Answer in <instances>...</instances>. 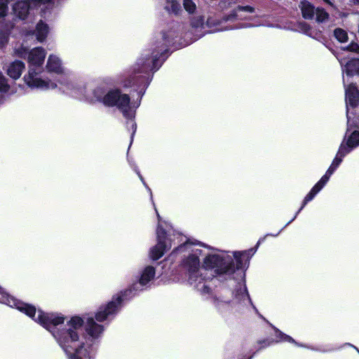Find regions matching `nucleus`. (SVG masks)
<instances>
[{"label":"nucleus","mask_w":359,"mask_h":359,"mask_svg":"<svg viewBox=\"0 0 359 359\" xmlns=\"http://www.w3.org/2000/svg\"><path fill=\"white\" fill-rule=\"evenodd\" d=\"M0 303L25 313L50 332L69 359H94L104 327L93 317L75 316L67 320L61 313H46L10 296L0 287Z\"/></svg>","instance_id":"nucleus-1"},{"label":"nucleus","mask_w":359,"mask_h":359,"mask_svg":"<svg viewBox=\"0 0 359 359\" xmlns=\"http://www.w3.org/2000/svg\"><path fill=\"white\" fill-rule=\"evenodd\" d=\"M201 243L185 241L175 248L171 255H184L183 267L188 273V282L202 294H208L210 287L203 271H211L215 276L224 280H239L245 278V269L248 265V252H235L233 255L217 249L211 250L198 248Z\"/></svg>","instance_id":"nucleus-2"},{"label":"nucleus","mask_w":359,"mask_h":359,"mask_svg":"<svg viewBox=\"0 0 359 359\" xmlns=\"http://www.w3.org/2000/svg\"><path fill=\"white\" fill-rule=\"evenodd\" d=\"M178 36L175 31L163 32L158 39L153 41L148 48L144 49L131 67L129 74L121 83L124 88H133L137 93L136 100L131 101L129 96L127 114L121 112L127 119L126 126L132 130L131 141L137 129L134 121L135 110L139 107L141 100L149 86L155 72L158 70L168 56L169 46L175 43V39Z\"/></svg>","instance_id":"nucleus-3"},{"label":"nucleus","mask_w":359,"mask_h":359,"mask_svg":"<svg viewBox=\"0 0 359 359\" xmlns=\"http://www.w3.org/2000/svg\"><path fill=\"white\" fill-rule=\"evenodd\" d=\"M236 283L235 289L231 291L223 287L218 290L212 297L215 309L221 313L227 312L241 313L251 304L253 309L258 312L252 304L247 291L244 278L242 280H233Z\"/></svg>","instance_id":"nucleus-4"},{"label":"nucleus","mask_w":359,"mask_h":359,"mask_svg":"<svg viewBox=\"0 0 359 359\" xmlns=\"http://www.w3.org/2000/svg\"><path fill=\"white\" fill-rule=\"evenodd\" d=\"M20 56L27 59L29 70L23 79L26 84L32 88L43 90L55 89L57 84L52 81L43 79L41 74L43 71V63L46 56V51L42 47H36L32 50L23 49Z\"/></svg>","instance_id":"nucleus-5"},{"label":"nucleus","mask_w":359,"mask_h":359,"mask_svg":"<svg viewBox=\"0 0 359 359\" xmlns=\"http://www.w3.org/2000/svg\"><path fill=\"white\" fill-rule=\"evenodd\" d=\"M86 101L94 103L100 102L107 107H116L121 112L127 114L129 95L123 93L120 89L107 90L103 83L95 86L90 93H87Z\"/></svg>","instance_id":"nucleus-6"},{"label":"nucleus","mask_w":359,"mask_h":359,"mask_svg":"<svg viewBox=\"0 0 359 359\" xmlns=\"http://www.w3.org/2000/svg\"><path fill=\"white\" fill-rule=\"evenodd\" d=\"M142 290H136L134 288V282L126 290L121 291L112 297V299L106 305L101 306L95 314L97 322H103L111 319L120 310L124 301L130 300Z\"/></svg>","instance_id":"nucleus-7"},{"label":"nucleus","mask_w":359,"mask_h":359,"mask_svg":"<svg viewBox=\"0 0 359 359\" xmlns=\"http://www.w3.org/2000/svg\"><path fill=\"white\" fill-rule=\"evenodd\" d=\"M157 244L150 250V257L153 260H158L171 248L172 243L175 244L176 239L181 238L180 233L168 234L158 224L156 229Z\"/></svg>","instance_id":"nucleus-8"},{"label":"nucleus","mask_w":359,"mask_h":359,"mask_svg":"<svg viewBox=\"0 0 359 359\" xmlns=\"http://www.w3.org/2000/svg\"><path fill=\"white\" fill-rule=\"evenodd\" d=\"M255 8L251 6H238L228 15H224L222 19L217 20L214 18H208L205 25L209 28H213L222 22H235L237 20H248L251 18L245 13H253Z\"/></svg>","instance_id":"nucleus-9"},{"label":"nucleus","mask_w":359,"mask_h":359,"mask_svg":"<svg viewBox=\"0 0 359 359\" xmlns=\"http://www.w3.org/2000/svg\"><path fill=\"white\" fill-rule=\"evenodd\" d=\"M58 83L59 89L62 93L79 100H86L88 92L86 84L83 81L62 77Z\"/></svg>","instance_id":"nucleus-10"},{"label":"nucleus","mask_w":359,"mask_h":359,"mask_svg":"<svg viewBox=\"0 0 359 359\" xmlns=\"http://www.w3.org/2000/svg\"><path fill=\"white\" fill-rule=\"evenodd\" d=\"M358 146L359 133L358 131H353L348 137L345 136L331 164L337 168L343 158Z\"/></svg>","instance_id":"nucleus-11"},{"label":"nucleus","mask_w":359,"mask_h":359,"mask_svg":"<svg viewBox=\"0 0 359 359\" xmlns=\"http://www.w3.org/2000/svg\"><path fill=\"white\" fill-rule=\"evenodd\" d=\"M156 274L155 268L152 266H147L142 269L134 281V288L136 290H144L151 285Z\"/></svg>","instance_id":"nucleus-12"},{"label":"nucleus","mask_w":359,"mask_h":359,"mask_svg":"<svg viewBox=\"0 0 359 359\" xmlns=\"http://www.w3.org/2000/svg\"><path fill=\"white\" fill-rule=\"evenodd\" d=\"M346 117L348 127H351L352 124H355L354 121L351 122L352 117L349 111V107L354 108L359 103V90L355 85L351 83L346 88Z\"/></svg>","instance_id":"nucleus-13"},{"label":"nucleus","mask_w":359,"mask_h":359,"mask_svg":"<svg viewBox=\"0 0 359 359\" xmlns=\"http://www.w3.org/2000/svg\"><path fill=\"white\" fill-rule=\"evenodd\" d=\"M22 34L26 37L35 36L36 40L39 42H43L47 37L49 32V27L48 25L40 20L36 25L35 29L27 28L24 26L22 29Z\"/></svg>","instance_id":"nucleus-14"},{"label":"nucleus","mask_w":359,"mask_h":359,"mask_svg":"<svg viewBox=\"0 0 359 359\" xmlns=\"http://www.w3.org/2000/svg\"><path fill=\"white\" fill-rule=\"evenodd\" d=\"M318 193L314 191L313 189H311V191H309V193L305 196L304 201H303V203H302V205L301 206V208L299 209V210L296 212V214L294 215V216L293 217V218L290 220L285 225V226L281 229L276 234H273V233H267L266 234L264 237L262 238H260L256 245V249L258 248V246L264 241L265 238L267 237V236H273V237H276L278 236L280 233L287 226L289 225L291 222H292L297 217V216L298 215V214L301 212V210L304 208V206L307 204V203H309V201H312L314 197L316 196Z\"/></svg>","instance_id":"nucleus-15"},{"label":"nucleus","mask_w":359,"mask_h":359,"mask_svg":"<svg viewBox=\"0 0 359 359\" xmlns=\"http://www.w3.org/2000/svg\"><path fill=\"white\" fill-rule=\"evenodd\" d=\"M46 68L50 73L56 74H62L65 73V68L61 59L54 54H51L48 56Z\"/></svg>","instance_id":"nucleus-16"},{"label":"nucleus","mask_w":359,"mask_h":359,"mask_svg":"<svg viewBox=\"0 0 359 359\" xmlns=\"http://www.w3.org/2000/svg\"><path fill=\"white\" fill-rule=\"evenodd\" d=\"M25 63L20 60L11 62L7 67V74L14 80L18 79L25 70Z\"/></svg>","instance_id":"nucleus-17"},{"label":"nucleus","mask_w":359,"mask_h":359,"mask_svg":"<svg viewBox=\"0 0 359 359\" xmlns=\"http://www.w3.org/2000/svg\"><path fill=\"white\" fill-rule=\"evenodd\" d=\"M338 60L342 67L343 72H345L347 76L359 74L358 59H352L347 62L345 65L344 60L341 58H338Z\"/></svg>","instance_id":"nucleus-18"},{"label":"nucleus","mask_w":359,"mask_h":359,"mask_svg":"<svg viewBox=\"0 0 359 359\" xmlns=\"http://www.w3.org/2000/svg\"><path fill=\"white\" fill-rule=\"evenodd\" d=\"M13 10L17 17L25 20L29 14V2L25 0L19 1L13 5Z\"/></svg>","instance_id":"nucleus-19"},{"label":"nucleus","mask_w":359,"mask_h":359,"mask_svg":"<svg viewBox=\"0 0 359 359\" xmlns=\"http://www.w3.org/2000/svg\"><path fill=\"white\" fill-rule=\"evenodd\" d=\"M13 29V26L8 25H2L0 27V49L6 47Z\"/></svg>","instance_id":"nucleus-20"},{"label":"nucleus","mask_w":359,"mask_h":359,"mask_svg":"<svg viewBox=\"0 0 359 359\" xmlns=\"http://www.w3.org/2000/svg\"><path fill=\"white\" fill-rule=\"evenodd\" d=\"M299 7L301 8L304 18L311 20L313 18L315 14V8L310 2L307 1H302L300 3Z\"/></svg>","instance_id":"nucleus-21"},{"label":"nucleus","mask_w":359,"mask_h":359,"mask_svg":"<svg viewBox=\"0 0 359 359\" xmlns=\"http://www.w3.org/2000/svg\"><path fill=\"white\" fill-rule=\"evenodd\" d=\"M296 30L313 39H316L319 35L316 30L312 29L310 25L305 22H299Z\"/></svg>","instance_id":"nucleus-22"},{"label":"nucleus","mask_w":359,"mask_h":359,"mask_svg":"<svg viewBox=\"0 0 359 359\" xmlns=\"http://www.w3.org/2000/svg\"><path fill=\"white\" fill-rule=\"evenodd\" d=\"M165 9L174 15H179L182 12L181 4L177 0H166Z\"/></svg>","instance_id":"nucleus-23"},{"label":"nucleus","mask_w":359,"mask_h":359,"mask_svg":"<svg viewBox=\"0 0 359 359\" xmlns=\"http://www.w3.org/2000/svg\"><path fill=\"white\" fill-rule=\"evenodd\" d=\"M275 332H276V337L277 338L276 342H280V341H287L290 343H293L297 346L304 347V346L302 344H299L297 342L295 341L294 339H292L290 336L282 332L277 328L274 327Z\"/></svg>","instance_id":"nucleus-24"},{"label":"nucleus","mask_w":359,"mask_h":359,"mask_svg":"<svg viewBox=\"0 0 359 359\" xmlns=\"http://www.w3.org/2000/svg\"><path fill=\"white\" fill-rule=\"evenodd\" d=\"M60 0H36L39 6L41 7V10L43 12L45 15L46 14V8H52L55 2H58Z\"/></svg>","instance_id":"nucleus-25"},{"label":"nucleus","mask_w":359,"mask_h":359,"mask_svg":"<svg viewBox=\"0 0 359 359\" xmlns=\"http://www.w3.org/2000/svg\"><path fill=\"white\" fill-rule=\"evenodd\" d=\"M334 36L341 43L346 42L348 39L347 32L341 28L334 29Z\"/></svg>","instance_id":"nucleus-26"},{"label":"nucleus","mask_w":359,"mask_h":359,"mask_svg":"<svg viewBox=\"0 0 359 359\" xmlns=\"http://www.w3.org/2000/svg\"><path fill=\"white\" fill-rule=\"evenodd\" d=\"M183 6L189 14H194L196 10V5L193 0H183Z\"/></svg>","instance_id":"nucleus-27"},{"label":"nucleus","mask_w":359,"mask_h":359,"mask_svg":"<svg viewBox=\"0 0 359 359\" xmlns=\"http://www.w3.org/2000/svg\"><path fill=\"white\" fill-rule=\"evenodd\" d=\"M191 25L193 28H204V18L203 16H196L191 19Z\"/></svg>","instance_id":"nucleus-28"},{"label":"nucleus","mask_w":359,"mask_h":359,"mask_svg":"<svg viewBox=\"0 0 359 359\" xmlns=\"http://www.w3.org/2000/svg\"><path fill=\"white\" fill-rule=\"evenodd\" d=\"M9 2L10 0H0V19L7 15Z\"/></svg>","instance_id":"nucleus-29"},{"label":"nucleus","mask_w":359,"mask_h":359,"mask_svg":"<svg viewBox=\"0 0 359 359\" xmlns=\"http://www.w3.org/2000/svg\"><path fill=\"white\" fill-rule=\"evenodd\" d=\"M316 20L323 22L328 18V13L323 8H317L316 10Z\"/></svg>","instance_id":"nucleus-30"},{"label":"nucleus","mask_w":359,"mask_h":359,"mask_svg":"<svg viewBox=\"0 0 359 359\" xmlns=\"http://www.w3.org/2000/svg\"><path fill=\"white\" fill-rule=\"evenodd\" d=\"M329 181L327 177L323 176L320 180L313 187V189L317 193L320 192L321 189L325 187L327 182Z\"/></svg>","instance_id":"nucleus-31"},{"label":"nucleus","mask_w":359,"mask_h":359,"mask_svg":"<svg viewBox=\"0 0 359 359\" xmlns=\"http://www.w3.org/2000/svg\"><path fill=\"white\" fill-rule=\"evenodd\" d=\"M329 181L327 177L323 176L320 180L313 187V189L317 193L320 192L321 189L325 187L327 182Z\"/></svg>","instance_id":"nucleus-32"},{"label":"nucleus","mask_w":359,"mask_h":359,"mask_svg":"<svg viewBox=\"0 0 359 359\" xmlns=\"http://www.w3.org/2000/svg\"><path fill=\"white\" fill-rule=\"evenodd\" d=\"M344 50L359 53V45L355 43H351L346 48H344Z\"/></svg>","instance_id":"nucleus-33"},{"label":"nucleus","mask_w":359,"mask_h":359,"mask_svg":"<svg viewBox=\"0 0 359 359\" xmlns=\"http://www.w3.org/2000/svg\"><path fill=\"white\" fill-rule=\"evenodd\" d=\"M133 168V170L134 171L137 173V175H138L139 178L140 179V180L142 181V182L143 183V184L145 186V187L147 189V190L150 192V194H151V198H152V196H151V189L147 185V184L145 183L144 180V178L142 176V175L140 174V170H138L137 167L134 165H132Z\"/></svg>","instance_id":"nucleus-34"},{"label":"nucleus","mask_w":359,"mask_h":359,"mask_svg":"<svg viewBox=\"0 0 359 359\" xmlns=\"http://www.w3.org/2000/svg\"><path fill=\"white\" fill-rule=\"evenodd\" d=\"M337 169V168L336 167L331 164L327 170L326 171L325 174L324 175V176L327 177V178L330 180V177L335 172Z\"/></svg>","instance_id":"nucleus-35"},{"label":"nucleus","mask_w":359,"mask_h":359,"mask_svg":"<svg viewBox=\"0 0 359 359\" xmlns=\"http://www.w3.org/2000/svg\"><path fill=\"white\" fill-rule=\"evenodd\" d=\"M259 343L264 344L262 347H266V346H270L271 342L270 341H269L268 339H266V340L260 341Z\"/></svg>","instance_id":"nucleus-36"},{"label":"nucleus","mask_w":359,"mask_h":359,"mask_svg":"<svg viewBox=\"0 0 359 359\" xmlns=\"http://www.w3.org/2000/svg\"><path fill=\"white\" fill-rule=\"evenodd\" d=\"M253 25L250 23H244V24H242L241 26L238 27V28H249V27H252Z\"/></svg>","instance_id":"nucleus-37"},{"label":"nucleus","mask_w":359,"mask_h":359,"mask_svg":"<svg viewBox=\"0 0 359 359\" xmlns=\"http://www.w3.org/2000/svg\"><path fill=\"white\" fill-rule=\"evenodd\" d=\"M344 346H348L353 347L358 351V353H359V349L357 347H355V346H353V345H352V344H351L349 343H346L344 344Z\"/></svg>","instance_id":"nucleus-38"},{"label":"nucleus","mask_w":359,"mask_h":359,"mask_svg":"<svg viewBox=\"0 0 359 359\" xmlns=\"http://www.w3.org/2000/svg\"><path fill=\"white\" fill-rule=\"evenodd\" d=\"M233 27H226V28H224V29H217L218 31H224V30H229V29H232Z\"/></svg>","instance_id":"nucleus-39"},{"label":"nucleus","mask_w":359,"mask_h":359,"mask_svg":"<svg viewBox=\"0 0 359 359\" xmlns=\"http://www.w3.org/2000/svg\"><path fill=\"white\" fill-rule=\"evenodd\" d=\"M156 213H157V217H158V222H160V218H161V217H160V215H158V212H157V210H156Z\"/></svg>","instance_id":"nucleus-40"},{"label":"nucleus","mask_w":359,"mask_h":359,"mask_svg":"<svg viewBox=\"0 0 359 359\" xmlns=\"http://www.w3.org/2000/svg\"><path fill=\"white\" fill-rule=\"evenodd\" d=\"M255 250H254L253 249H250V250H249V252H252V254H254V253H255Z\"/></svg>","instance_id":"nucleus-41"},{"label":"nucleus","mask_w":359,"mask_h":359,"mask_svg":"<svg viewBox=\"0 0 359 359\" xmlns=\"http://www.w3.org/2000/svg\"><path fill=\"white\" fill-rule=\"evenodd\" d=\"M355 4H359V0H353Z\"/></svg>","instance_id":"nucleus-42"},{"label":"nucleus","mask_w":359,"mask_h":359,"mask_svg":"<svg viewBox=\"0 0 359 359\" xmlns=\"http://www.w3.org/2000/svg\"><path fill=\"white\" fill-rule=\"evenodd\" d=\"M104 83H107V79H105V80L104 81Z\"/></svg>","instance_id":"nucleus-43"}]
</instances>
